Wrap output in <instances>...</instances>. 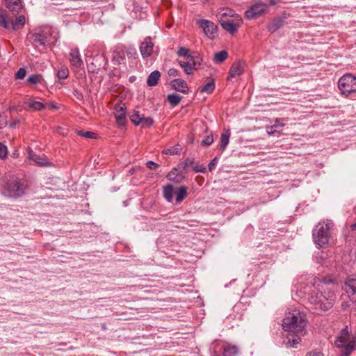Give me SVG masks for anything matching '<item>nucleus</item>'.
Instances as JSON below:
<instances>
[{"mask_svg":"<svg viewBox=\"0 0 356 356\" xmlns=\"http://www.w3.org/2000/svg\"><path fill=\"white\" fill-rule=\"evenodd\" d=\"M26 185L16 177L5 179L0 186V193L6 197L17 198L24 194Z\"/></svg>","mask_w":356,"mask_h":356,"instance_id":"obj_1","label":"nucleus"},{"mask_svg":"<svg viewBox=\"0 0 356 356\" xmlns=\"http://www.w3.org/2000/svg\"><path fill=\"white\" fill-rule=\"evenodd\" d=\"M306 322L299 311L289 312L283 319L282 327L285 331L305 334Z\"/></svg>","mask_w":356,"mask_h":356,"instance_id":"obj_2","label":"nucleus"},{"mask_svg":"<svg viewBox=\"0 0 356 356\" xmlns=\"http://www.w3.org/2000/svg\"><path fill=\"white\" fill-rule=\"evenodd\" d=\"M335 346L339 349V356H349L356 347V340H350L348 326L343 328L335 340Z\"/></svg>","mask_w":356,"mask_h":356,"instance_id":"obj_3","label":"nucleus"},{"mask_svg":"<svg viewBox=\"0 0 356 356\" xmlns=\"http://www.w3.org/2000/svg\"><path fill=\"white\" fill-rule=\"evenodd\" d=\"M330 222H319L313 230V238L315 244L319 247H323L327 244L330 236L329 230L330 229Z\"/></svg>","mask_w":356,"mask_h":356,"instance_id":"obj_4","label":"nucleus"},{"mask_svg":"<svg viewBox=\"0 0 356 356\" xmlns=\"http://www.w3.org/2000/svg\"><path fill=\"white\" fill-rule=\"evenodd\" d=\"M338 88L341 95L348 97L356 92V77L351 74H346L338 81Z\"/></svg>","mask_w":356,"mask_h":356,"instance_id":"obj_5","label":"nucleus"},{"mask_svg":"<svg viewBox=\"0 0 356 356\" xmlns=\"http://www.w3.org/2000/svg\"><path fill=\"white\" fill-rule=\"evenodd\" d=\"M25 17L19 15L15 20L8 21V13L6 10L0 9V26L8 30H17L24 26Z\"/></svg>","mask_w":356,"mask_h":356,"instance_id":"obj_6","label":"nucleus"},{"mask_svg":"<svg viewBox=\"0 0 356 356\" xmlns=\"http://www.w3.org/2000/svg\"><path fill=\"white\" fill-rule=\"evenodd\" d=\"M308 300L316 310L327 311L332 307V300L325 298L322 293H312Z\"/></svg>","mask_w":356,"mask_h":356,"instance_id":"obj_7","label":"nucleus"},{"mask_svg":"<svg viewBox=\"0 0 356 356\" xmlns=\"http://www.w3.org/2000/svg\"><path fill=\"white\" fill-rule=\"evenodd\" d=\"M180 67L184 70L186 74H193L194 70L198 69L201 65V59L198 55L188 56L184 60H178Z\"/></svg>","mask_w":356,"mask_h":356,"instance_id":"obj_8","label":"nucleus"},{"mask_svg":"<svg viewBox=\"0 0 356 356\" xmlns=\"http://www.w3.org/2000/svg\"><path fill=\"white\" fill-rule=\"evenodd\" d=\"M197 24L202 29L204 34L210 39H213L218 35L217 26L208 19H198Z\"/></svg>","mask_w":356,"mask_h":356,"instance_id":"obj_9","label":"nucleus"},{"mask_svg":"<svg viewBox=\"0 0 356 356\" xmlns=\"http://www.w3.org/2000/svg\"><path fill=\"white\" fill-rule=\"evenodd\" d=\"M267 8V4L262 2L257 3L245 11V16L248 19L257 18L266 11Z\"/></svg>","mask_w":356,"mask_h":356,"instance_id":"obj_10","label":"nucleus"},{"mask_svg":"<svg viewBox=\"0 0 356 356\" xmlns=\"http://www.w3.org/2000/svg\"><path fill=\"white\" fill-rule=\"evenodd\" d=\"M114 115L118 124L124 126L126 124L127 106L122 102L117 103L113 107Z\"/></svg>","mask_w":356,"mask_h":356,"instance_id":"obj_11","label":"nucleus"},{"mask_svg":"<svg viewBox=\"0 0 356 356\" xmlns=\"http://www.w3.org/2000/svg\"><path fill=\"white\" fill-rule=\"evenodd\" d=\"M242 22V19L238 17L234 19L220 20V25L224 30L231 34H234L241 26Z\"/></svg>","mask_w":356,"mask_h":356,"instance_id":"obj_12","label":"nucleus"},{"mask_svg":"<svg viewBox=\"0 0 356 356\" xmlns=\"http://www.w3.org/2000/svg\"><path fill=\"white\" fill-rule=\"evenodd\" d=\"M345 290L350 300L356 302V275H352L346 280Z\"/></svg>","mask_w":356,"mask_h":356,"instance_id":"obj_13","label":"nucleus"},{"mask_svg":"<svg viewBox=\"0 0 356 356\" xmlns=\"http://www.w3.org/2000/svg\"><path fill=\"white\" fill-rule=\"evenodd\" d=\"M51 34L49 31L40 30L37 33H33L31 38L33 42L38 43L40 45L45 46L50 40Z\"/></svg>","mask_w":356,"mask_h":356,"instance_id":"obj_14","label":"nucleus"},{"mask_svg":"<svg viewBox=\"0 0 356 356\" xmlns=\"http://www.w3.org/2000/svg\"><path fill=\"white\" fill-rule=\"evenodd\" d=\"M154 43L152 42L151 38H145L140 47V51L143 58H148L153 51Z\"/></svg>","mask_w":356,"mask_h":356,"instance_id":"obj_15","label":"nucleus"},{"mask_svg":"<svg viewBox=\"0 0 356 356\" xmlns=\"http://www.w3.org/2000/svg\"><path fill=\"white\" fill-rule=\"evenodd\" d=\"M304 334L290 332L288 334L284 343L287 348H297V344L300 341V336Z\"/></svg>","mask_w":356,"mask_h":356,"instance_id":"obj_16","label":"nucleus"},{"mask_svg":"<svg viewBox=\"0 0 356 356\" xmlns=\"http://www.w3.org/2000/svg\"><path fill=\"white\" fill-rule=\"evenodd\" d=\"M125 59V48L122 46L116 47L113 54L114 65H120Z\"/></svg>","mask_w":356,"mask_h":356,"instance_id":"obj_17","label":"nucleus"},{"mask_svg":"<svg viewBox=\"0 0 356 356\" xmlns=\"http://www.w3.org/2000/svg\"><path fill=\"white\" fill-rule=\"evenodd\" d=\"M172 88L184 94H188V88L186 82L181 79H175L172 81Z\"/></svg>","mask_w":356,"mask_h":356,"instance_id":"obj_18","label":"nucleus"},{"mask_svg":"<svg viewBox=\"0 0 356 356\" xmlns=\"http://www.w3.org/2000/svg\"><path fill=\"white\" fill-rule=\"evenodd\" d=\"M70 56V63L74 67L79 68L83 65L79 49L74 48L71 49Z\"/></svg>","mask_w":356,"mask_h":356,"instance_id":"obj_19","label":"nucleus"},{"mask_svg":"<svg viewBox=\"0 0 356 356\" xmlns=\"http://www.w3.org/2000/svg\"><path fill=\"white\" fill-rule=\"evenodd\" d=\"M163 195V197L168 202H172L173 196L175 195V191H174V187L172 184H166L162 188Z\"/></svg>","mask_w":356,"mask_h":356,"instance_id":"obj_20","label":"nucleus"},{"mask_svg":"<svg viewBox=\"0 0 356 356\" xmlns=\"http://www.w3.org/2000/svg\"><path fill=\"white\" fill-rule=\"evenodd\" d=\"M243 72L242 63L240 62L234 63L231 66L229 71L228 79L240 76Z\"/></svg>","mask_w":356,"mask_h":356,"instance_id":"obj_21","label":"nucleus"},{"mask_svg":"<svg viewBox=\"0 0 356 356\" xmlns=\"http://www.w3.org/2000/svg\"><path fill=\"white\" fill-rule=\"evenodd\" d=\"M175 195L176 203H181L188 195V187L186 186H181L175 191Z\"/></svg>","mask_w":356,"mask_h":356,"instance_id":"obj_22","label":"nucleus"},{"mask_svg":"<svg viewBox=\"0 0 356 356\" xmlns=\"http://www.w3.org/2000/svg\"><path fill=\"white\" fill-rule=\"evenodd\" d=\"M6 6L9 8V10L13 13H18L22 8V5L21 3V0H5Z\"/></svg>","mask_w":356,"mask_h":356,"instance_id":"obj_23","label":"nucleus"},{"mask_svg":"<svg viewBox=\"0 0 356 356\" xmlns=\"http://www.w3.org/2000/svg\"><path fill=\"white\" fill-rule=\"evenodd\" d=\"M283 19L281 17H276L268 25V31L270 33H274L283 26Z\"/></svg>","mask_w":356,"mask_h":356,"instance_id":"obj_24","label":"nucleus"},{"mask_svg":"<svg viewBox=\"0 0 356 356\" xmlns=\"http://www.w3.org/2000/svg\"><path fill=\"white\" fill-rule=\"evenodd\" d=\"M161 77V73L158 70H154L150 73L147 77V84L149 87L155 86Z\"/></svg>","mask_w":356,"mask_h":356,"instance_id":"obj_25","label":"nucleus"},{"mask_svg":"<svg viewBox=\"0 0 356 356\" xmlns=\"http://www.w3.org/2000/svg\"><path fill=\"white\" fill-rule=\"evenodd\" d=\"M230 131L229 129L225 130L220 136V149L223 151L227 147L230 137Z\"/></svg>","mask_w":356,"mask_h":356,"instance_id":"obj_26","label":"nucleus"},{"mask_svg":"<svg viewBox=\"0 0 356 356\" xmlns=\"http://www.w3.org/2000/svg\"><path fill=\"white\" fill-rule=\"evenodd\" d=\"M189 167H191L193 170L196 172L204 173L207 171L206 167L202 165H199L194 159H190Z\"/></svg>","mask_w":356,"mask_h":356,"instance_id":"obj_27","label":"nucleus"},{"mask_svg":"<svg viewBox=\"0 0 356 356\" xmlns=\"http://www.w3.org/2000/svg\"><path fill=\"white\" fill-rule=\"evenodd\" d=\"M228 57L227 51L222 50L214 54L213 60L216 63H221L225 61Z\"/></svg>","mask_w":356,"mask_h":356,"instance_id":"obj_28","label":"nucleus"},{"mask_svg":"<svg viewBox=\"0 0 356 356\" xmlns=\"http://www.w3.org/2000/svg\"><path fill=\"white\" fill-rule=\"evenodd\" d=\"M26 104L31 108L35 111H41L44 108V105L40 102L29 99L26 102Z\"/></svg>","mask_w":356,"mask_h":356,"instance_id":"obj_29","label":"nucleus"},{"mask_svg":"<svg viewBox=\"0 0 356 356\" xmlns=\"http://www.w3.org/2000/svg\"><path fill=\"white\" fill-rule=\"evenodd\" d=\"M168 102L172 106H177L181 99H182V97H181L180 95H177V94H170V95H168Z\"/></svg>","mask_w":356,"mask_h":356,"instance_id":"obj_30","label":"nucleus"},{"mask_svg":"<svg viewBox=\"0 0 356 356\" xmlns=\"http://www.w3.org/2000/svg\"><path fill=\"white\" fill-rule=\"evenodd\" d=\"M29 159L34 161L35 163H38L40 165H45L46 162H44V159L35 154L32 150L29 151Z\"/></svg>","mask_w":356,"mask_h":356,"instance_id":"obj_31","label":"nucleus"},{"mask_svg":"<svg viewBox=\"0 0 356 356\" xmlns=\"http://www.w3.org/2000/svg\"><path fill=\"white\" fill-rule=\"evenodd\" d=\"M143 116V115H140L138 111H134V112L130 115L129 118L131 121L135 125H139L141 123Z\"/></svg>","mask_w":356,"mask_h":356,"instance_id":"obj_32","label":"nucleus"},{"mask_svg":"<svg viewBox=\"0 0 356 356\" xmlns=\"http://www.w3.org/2000/svg\"><path fill=\"white\" fill-rule=\"evenodd\" d=\"M237 354L238 348L236 346H228L223 351V356H236Z\"/></svg>","mask_w":356,"mask_h":356,"instance_id":"obj_33","label":"nucleus"},{"mask_svg":"<svg viewBox=\"0 0 356 356\" xmlns=\"http://www.w3.org/2000/svg\"><path fill=\"white\" fill-rule=\"evenodd\" d=\"M167 178L171 181L180 182L181 179L178 177L177 168H173L167 175Z\"/></svg>","mask_w":356,"mask_h":356,"instance_id":"obj_34","label":"nucleus"},{"mask_svg":"<svg viewBox=\"0 0 356 356\" xmlns=\"http://www.w3.org/2000/svg\"><path fill=\"white\" fill-rule=\"evenodd\" d=\"M215 89V83L213 81L208 82L201 89V92H206L207 94L211 93Z\"/></svg>","mask_w":356,"mask_h":356,"instance_id":"obj_35","label":"nucleus"},{"mask_svg":"<svg viewBox=\"0 0 356 356\" xmlns=\"http://www.w3.org/2000/svg\"><path fill=\"white\" fill-rule=\"evenodd\" d=\"M180 151L181 148L179 145H177L175 147H170L168 149L163 150V153L167 155H175L178 154L180 152Z\"/></svg>","mask_w":356,"mask_h":356,"instance_id":"obj_36","label":"nucleus"},{"mask_svg":"<svg viewBox=\"0 0 356 356\" xmlns=\"http://www.w3.org/2000/svg\"><path fill=\"white\" fill-rule=\"evenodd\" d=\"M69 75V70L66 67H61L57 72V76L59 79H65Z\"/></svg>","mask_w":356,"mask_h":356,"instance_id":"obj_37","label":"nucleus"},{"mask_svg":"<svg viewBox=\"0 0 356 356\" xmlns=\"http://www.w3.org/2000/svg\"><path fill=\"white\" fill-rule=\"evenodd\" d=\"M189 49L186 48V47H180L177 52V54L180 56V57H183L184 59L185 58H187L188 56H192L193 55L189 53Z\"/></svg>","mask_w":356,"mask_h":356,"instance_id":"obj_38","label":"nucleus"},{"mask_svg":"<svg viewBox=\"0 0 356 356\" xmlns=\"http://www.w3.org/2000/svg\"><path fill=\"white\" fill-rule=\"evenodd\" d=\"M154 123V120L150 117H144L143 116L141 123V126L145 128L150 127Z\"/></svg>","mask_w":356,"mask_h":356,"instance_id":"obj_39","label":"nucleus"},{"mask_svg":"<svg viewBox=\"0 0 356 356\" xmlns=\"http://www.w3.org/2000/svg\"><path fill=\"white\" fill-rule=\"evenodd\" d=\"M42 78V76L40 75V74H32L31 76H30L28 79H27V81L30 83H32V84H37V83H39L41 82Z\"/></svg>","mask_w":356,"mask_h":356,"instance_id":"obj_40","label":"nucleus"},{"mask_svg":"<svg viewBox=\"0 0 356 356\" xmlns=\"http://www.w3.org/2000/svg\"><path fill=\"white\" fill-rule=\"evenodd\" d=\"M8 154L7 147L3 143H0V158L5 159Z\"/></svg>","mask_w":356,"mask_h":356,"instance_id":"obj_41","label":"nucleus"},{"mask_svg":"<svg viewBox=\"0 0 356 356\" xmlns=\"http://www.w3.org/2000/svg\"><path fill=\"white\" fill-rule=\"evenodd\" d=\"M79 134L84 138H96V134L91 132V131H79Z\"/></svg>","mask_w":356,"mask_h":356,"instance_id":"obj_42","label":"nucleus"},{"mask_svg":"<svg viewBox=\"0 0 356 356\" xmlns=\"http://www.w3.org/2000/svg\"><path fill=\"white\" fill-rule=\"evenodd\" d=\"M213 142V138L212 134L207 136L205 139L202 141V145L209 146Z\"/></svg>","mask_w":356,"mask_h":356,"instance_id":"obj_43","label":"nucleus"},{"mask_svg":"<svg viewBox=\"0 0 356 356\" xmlns=\"http://www.w3.org/2000/svg\"><path fill=\"white\" fill-rule=\"evenodd\" d=\"M73 95L76 97V99L80 102H83V95L82 94V92L79 90L78 89L76 88H74L73 90Z\"/></svg>","mask_w":356,"mask_h":356,"instance_id":"obj_44","label":"nucleus"},{"mask_svg":"<svg viewBox=\"0 0 356 356\" xmlns=\"http://www.w3.org/2000/svg\"><path fill=\"white\" fill-rule=\"evenodd\" d=\"M26 75V70L24 68H19L15 74V78L17 79H22Z\"/></svg>","mask_w":356,"mask_h":356,"instance_id":"obj_45","label":"nucleus"},{"mask_svg":"<svg viewBox=\"0 0 356 356\" xmlns=\"http://www.w3.org/2000/svg\"><path fill=\"white\" fill-rule=\"evenodd\" d=\"M218 161V159L217 157H215L209 163L208 168H209V170L210 172H212L215 169Z\"/></svg>","mask_w":356,"mask_h":356,"instance_id":"obj_46","label":"nucleus"},{"mask_svg":"<svg viewBox=\"0 0 356 356\" xmlns=\"http://www.w3.org/2000/svg\"><path fill=\"white\" fill-rule=\"evenodd\" d=\"M180 74L181 72L178 70L174 68H170L168 71V74L170 76H180Z\"/></svg>","mask_w":356,"mask_h":356,"instance_id":"obj_47","label":"nucleus"},{"mask_svg":"<svg viewBox=\"0 0 356 356\" xmlns=\"http://www.w3.org/2000/svg\"><path fill=\"white\" fill-rule=\"evenodd\" d=\"M190 159L187 158L184 161L180 163L178 165L179 168H181L183 170H186L188 167H189Z\"/></svg>","mask_w":356,"mask_h":356,"instance_id":"obj_48","label":"nucleus"},{"mask_svg":"<svg viewBox=\"0 0 356 356\" xmlns=\"http://www.w3.org/2000/svg\"><path fill=\"white\" fill-rule=\"evenodd\" d=\"M146 165L150 170H156L159 167V165L152 161H147Z\"/></svg>","mask_w":356,"mask_h":356,"instance_id":"obj_49","label":"nucleus"},{"mask_svg":"<svg viewBox=\"0 0 356 356\" xmlns=\"http://www.w3.org/2000/svg\"><path fill=\"white\" fill-rule=\"evenodd\" d=\"M136 54V49L134 48L125 49V56L127 55L129 58L132 57Z\"/></svg>","mask_w":356,"mask_h":356,"instance_id":"obj_50","label":"nucleus"},{"mask_svg":"<svg viewBox=\"0 0 356 356\" xmlns=\"http://www.w3.org/2000/svg\"><path fill=\"white\" fill-rule=\"evenodd\" d=\"M7 125V120L5 116L0 115V129Z\"/></svg>","mask_w":356,"mask_h":356,"instance_id":"obj_51","label":"nucleus"},{"mask_svg":"<svg viewBox=\"0 0 356 356\" xmlns=\"http://www.w3.org/2000/svg\"><path fill=\"white\" fill-rule=\"evenodd\" d=\"M307 356H323V354L320 352H311L309 353Z\"/></svg>","mask_w":356,"mask_h":356,"instance_id":"obj_52","label":"nucleus"},{"mask_svg":"<svg viewBox=\"0 0 356 356\" xmlns=\"http://www.w3.org/2000/svg\"><path fill=\"white\" fill-rule=\"evenodd\" d=\"M282 126H283V124H278V120H276V122H275V124H274L273 127H275V128H278L279 127H282ZM271 128H273V127H272Z\"/></svg>","mask_w":356,"mask_h":356,"instance_id":"obj_53","label":"nucleus"},{"mask_svg":"<svg viewBox=\"0 0 356 356\" xmlns=\"http://www.w3.org/2000/svg\"><path fill=\"white\" fill-rule=\"evenodd\" d=\"M324 281H325V283H327V284H329V283H330V282H332V280H330V279H326V278L325 279V280H324Z\"/></svg>","mask_w":356,"mask_h":356,"instance_id":"obj_54","label":"nucleus"},{"mask_svg":"<svg viewBox=\"0 0 356 356\" xmlns=\"http://www.w3.org/2000/svg\"><path fill=\"white\" fill-rule=\"evenodd\" d=\"M228 15L229 14L227 12H225V13H222V15H223V16H226V15Z\"/></svg>","mask_w":356,"mask_h":356,"instance_id":"obj_55","label":"nucleus"},{"mask_svg":"<svg viewBox=\"0 0 356 356\" xmlns=\"http://www.w3.org/2000/svg\"><path fill=\"white\" fill-rule=\"evenodd\" d=\"M353 229H356V223L353 225Z\"/></svg>","mask_w":356,"mask_h":356,"instance_id":"obj_56","label":"nucleus"},{"mask_svg":"<svg viewBox=\"0 0 356 356\" xmlns=\"http://www.w3.org/2000/svg\"><path fill=\"white\" fill-rule=\"evenodd\" d=\"M51 107L54 108H56V106L54 104H51Z\"/></svg>","mask_w":356,"mask_h":356,"instance_id":"obj_57","label":"nucleus"},{"mask_svg":"<svg viewBox=\"0 0 356 356\" xmlns=\"http://www.w3.org/2000/svg\"><path fill=\"white\" fill-rule=\"evenodd\" d=\"M17 155H18V154H17V153H15H15H13V157H16Z\"/></svg>","mask_w":356,"mask_h":356,"instance_id":"obj_58","label":"nucleus"},{"mask_svg":"<svg viewBox=\"0 0 356 356\" xmlns=\"http://www.w3.org/2000/svg\"><path fill=\"white\" fill-rule=\"evenodd\" d=\"M270 5H274L275 4V2L273 1H270Z\"/></svg>","mask_w":356,"mask_h":356,"instance_id":"obj_59","label":"nucleus"},{"mask_svg":"<svg viewBox=\"0 0 356 356\" xmlns=\"http://www.w3.org/2000/svg\"><path fill=\"white\" fill-rule=\"evenodd\" d=\"M268 133L269 134H273V131H268Z\"/></svg>","mask_w":356,"mask_h":356,"instance_id":"obj_60","label":"nucleus"}]
</instances>
